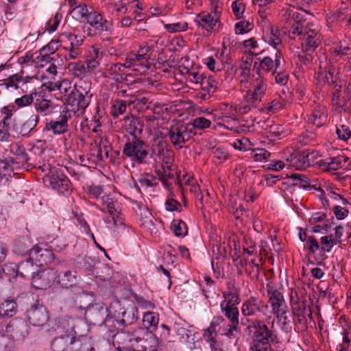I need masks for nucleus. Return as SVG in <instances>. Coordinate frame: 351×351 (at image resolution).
<instances>
[{
    "label": "nucleus",
    "instance_id": "51",
    "mask_svg": "<svg viewBox=\"0 0 351 351\" xmlns=\"http://www.w3.org/2000/svg\"><path fill=\"white\" fill-rule=\"evenodd\" d=\"M15 160L12 158H5L4 160L0 159V177L1 182L5 180L6 181L8 178L6 175L10 171H12L14 168L16 167L14 165Z\"/></svg>",
    "mask_w": 351,
    "mask_h": 351
},
{
    "label": "nucleus",
    "instance_id": "63",
    "mask_svg": "<svg viewBox=\"0 0 351 351\" xmlns=\"http://www.w3.org/2000/svg\"><path fill=\"white\" fill-rule=\"evenodd\" d=\"M336 134L339 139L347 141L351 136V130L348 125H336Z\"/></svg>",
    "mask_w": 351,
    "mask_h": 351
},
{
    "label": "nucleus",
    "instance_id": "15",
    "mask_svg": "<svg viewBox=\"0 0 351 351\" xmlns=\"http://www.w3.org/2000/svg\"><path fill=\"white\" fill-rule=\"evenodd\" d=\"M56 279V271L53 268L38 270L32 276V285L36 289H47Z\"/></svg>",
    "mask_w": 351,
    "mask_h": 351
},
{
    "label": "nucleus",
    "instance_id": "27",
    "mask_svg": "<svg viewBox=\"0 0 351 351\" xmlns=\"http://www.w3.org/2000/svg\"><path fill=\"white\" fill-rule=\"evenodd\" d=\"M145 333L147 334L143 328H139L138 330H134L132 332H125L123 331L117 332L113 337L117 341L123 340V343L128 342L134 346L135 344L138 345L141 343L143 339L141 335Z\"/></svg>",
    "mask_w": 351,
    "mask_h": 351
},
{
    "label": "nucleus",
    "instance_id": "5",
    "mask_svg": "<svg viewBox=\"0 0 351 351\" xmlns=\"http://www.w3.org/2000/svg\"><path fill=\"white\" fill-rule=\"evenodd\" d=\"M52 351H93L89 338L86 335H80L78 339H71L66 336L60 335L51 341Z\"/></svg>",
    "mask_w": 351,
    "mask_h": 351
},
{
    "label": "nucleus",
    "instance_id": "26",
    "mask_svg": "<svg viewBox=\"0 0 351 351\" xmlns=\"http://www.w3.org/2000/svg\"><path fill=\"white\" fill-rule=\"evenodd\" d=\"M328 113L327 108L325 106L316 105L308 117V123L315 125L317 128L323 126L327 121Z\"/></svg>",
    "mask_w": 351,
    "mask_h": 351
},
{
    "label": "nucleus",
    "instance_id": "25",
    "mask_svg": "<svg viewBox=\"0 0 351 351\" xmlns=\"http://www.w3.org/2000/svg\"><path fill=\"white\" fill-rule=\"evenodd\" d=\"M10 267L14 271L16 270V276H21L25 278L32 277L36 273L37 266H36L35 262L31 258L30 254L29 253V257L25 261H21L17 265H10Z\"/></svg>",
    "mask_w": 351,
    "mask_h": 351
},
{
    "label": "nucleus",
    "instance_id": "59",
    "mask_svg": "<svg viewBox=\"0 0 351 351\" xmlns=\"http://www.w3.org/2000/svg\"><path fill=\"white\" fill-rule=\"evenodd\" d=\"M326 75L325 79L326 82L328 85H334L336 84L337 80H338L339 71L338 69L332 65H330L329 66L326 68Z\"/></svg>",
    "mask_w": 351,
    "mask_h": 351
},
{
    "label": "nucleus",
    "instance_id": "20",
    "mask_svg": "<svg viewBox=\"0 0 351 351\" xmlns=\"http://www.w3.org/2000/svg\"><path fill=\"white\" fill-rule=\"evenodd\" d=\"M29 254L38 267L48 265L55 261V255L51 247L34 246Z\"/></svg>",
    "mask_w": 351,
    "mask_h": 351
},
{
    "label": "nucleus",
    "instance_id": "49",
    "mask_svg": "<svg viewBox=\"0 0 351 351\" xmlns=\"http://www.w3.org/2000/svg\"><path fill=\"white\" fill-rule=\"evenodd\" d=\"M159 322V315L154 312L145 313L143 318V325L147 330L155 329Z\"/></svg>",
    "mask_w": 351,
    "mask_h": 351
},
{
    "label": "nucleus",
    "instance_id": "3",
    "mask_svg": "<svg viewBox=\"0 0 351 351\" xmlns=\"http://www.w3.org/2000/svg\"><path fill=\"white\" fill-rule=\"evenodd\" d=\"M92 95L90 84L85 82H80L68 94L65 99V107L71 114L73 112L75 116L80 117L88 106Z\"/></svg>",
    "mask_w": 351,
    "mask_h": 351
},
{
    "label": "nucleus",
    "instance_id": "17",
    "mask_svg": "<svg viewBox=\"0 0 351 351\" xmlns=\"http://www.w3.org/2000/svg\"><path fill=\"white\" fill-rule=\"evenodd\" d=\"M27 313L28 320L33 326H43L49 319L47 308L38 300L30 306L27 311Z\"/></svg>",
    "mask_w": 351,
    "mask_h": 351
},
{
    "label": "nucleus",
    "instance_id": "42",
    "mask_svg": "<svg viewBox=\"0 0 351 351\" xmlns=\"http://www.w3.org/2000/svg\"><path fill=\"white\" fill-rule=\"evenodd\" d=\"M158 180L161 181L162 184L167 187L169 185V180L173 179L174 175L172 173L171 165H162L156 170Z\"/></svg>",
    "mask_w": 351,
    "mask_h": 351
},
{
    "label": "nucleus",
    "instance_id": "61",
    "mask_svg": "<svg viewBox=\"0 0 351 351\" xmlns=\"http://www.w3.org/2000/svg\"><path fill=\"white\" fill-rule=\"evenodd\" d=\"M174 330L176 334L180 336V340L182 341H188L191 335V331L187 329L180 323H175L173 326Z\"/></svg>",
    "mask_w": 351,
    "mask_h": 351
},
{
    "label": "nucleus",
    "instance_id": "34",
    "mask_svg": "<svg viewBox=\"0 0 351 351\" xmlns=\"http://www.w3.org/2000/svg\"><path fill=\"white\" fill-rule=\"evenodd\" d=\"M266 82L267 80L264 78L263 75H257L252 82L253 90L247 91L248 93L255 98V100H258L259 102L267 90V86Z\"/></svg>",
    "mask_w": 351,
    "mask_h": 351
},
{
    "label": "nucleus",
    "instance_id": "2",
    "mask_svg": "<svg viewBox=\"0 0 351 351\" xmlns=\"http://www.w3.org/2000/svg\"><path fill=\"white\" fill-rule=\"evenodd\" d=\"M155 154L154 145L151 149L147 142L141 137H128L123 146V157L138 165L148 164Z\"/></svg>",
    "mask_w": 351,
    "mask_h": 351
},
{
    "label": "nucleus",
    "instance_id": "41",
    "mask_svg": "<svg viewBox=\"0 0 351 351\" xmlns=\"http://www.w3.org/2000/svg\"><path fill=\"white\" fill-rule=\"evenodd\" d=\"M258 103H259V101L258 100H255V98L247 92L243 100L237 106V109L239 111V114L247 113L253 108H255L256 106V104Z\"/></svg>",
    "mask_w": 351,
    "mask_h": 351
},
{
    "label": "nucleus",
    "instance_id": "43",
    "mask_svg": "<svg viewBox=\"0 0 351 351\" xmlns=\"http://www.w3.org/2000/svg\"><path fill=\"white\" fill-rule=\"evenodd\" d=\"M40 120L38 114H32L26 121L22 123L21 132L23 133V136H27L34 130L38 125Z\"/></svg>",
    "mask_w": 351,
    "mask_h": 351
},
{
    "label": "nucleus",
    "instance_id": "60",
    "mask_svg": "<svg viewBox=\"0 0 351 351\" xmlns=\"http://www.w3.org/2000/svg\"><path fill=\"white\" fill-rule=\"evenodd\" d=\"M190 126L193 128L198 130H204L210 128L211 125V121L209 119L204 117H197L193 119Z\"/></svg>",
    "mask_w": 351,
    "mask_h": 351
},
{
    "label": "nucleus",
    "instance_id": "4",
    "mask_svg": "<svg viewBox=\"0 0 351 351\" xmlns=\"http://www.w3.org/2000/svg\"><path fill=\"white\" fill-rule=\"evenodd\" d=\"M38 169L43 172L48 171L43 178L44 184L47 187L51 188L60 194H66L71 191V182L61 169L52 167L44 161L42 165L39 162Z\"/></svg>",
    "mask_w": 351,
    "mask_h": 351
},
{
    "label": "nucleus",
    "instance_id": "54",
    "mask_svg": "<svg viewBox=\"0 0 351 351\" xmlns=\"http://www.w3.org/2000/svg\"><path fill=\"white\" fill-rule=\"evenodd\" d=\"M290 178L298 182L294 184V185L299 186L304 189H311L315 186L311 184V180L305 174L292 173L290 176Z\"/></svg>",
    "mask_w": 351,
    "mask_h": 351
},
{
    "label": "nucleus",
    "instance_id": "45",
    "mask_svg": "<svg viewBox=\"0 0 351 351\" xmlns=\"http://www.w3.org/2000/svg\"><path fill=\"white\" fill-rule=\"evenodd\" d=\"M88 6L84 3H80L78 5L74 6L73 9L70 10V13L72 17L78 21L86 20L90 14Z\"/></svg>",
    "mask_w": 351,
    "mask_h": 351
},
{
    "label": "nucleus",
    "instance_id": "62",
    "mask_svg": "<svg viewBox=\"0 0 351 351\" xmlns=\"http://www.w3.org/2000/svg\"><path fill=\"white\" fill-rule=\"evenodd\" d=\"M127 104L123 100H117L111 107V114L113 117H118L120 114L125 112Z\"/></svg>",
    "mask_w": 351,
    "mask_h": 351
},
{
    "label": "nucleus",
    "instance_id": "31",
    "mask_svg": "<svg viewBox=\"0 0 351 351\" xmlns=\"http://www.w3.org/2000/svg\"><path fill=\"white\" fill-rule=\"evenodd\" d=\"M124 127L130 137H141L143 132L144 125L139 118L132 116L125 118Z\"/></svg>",
    "mask_w": 351,
    "mask_h": 351
},
{
    "label": "nucleus",
    "instance_id": "22",
    "mask_svg": "<svg viewBox=\"0 0 351 351\" xmlns=\"http://www.w3.org/2000/svg\"><path fill=\"white\" fill-rule=\"evenodd\" d=\"M268 303L274 315H283L289 312L283 294L277 289L268 290Z\"/></svg>",
    "mask_w": 351,
    "mask_h": 351
},
{
    "label": "nucleus",
    "instance_id": "13",
    "mask_svg": "<svg viewBox=\"0 0 351 351\" xmlns=\"http://www.w3.org/2000/svg\"><path fill=\"white\" fill-rule=\"evenodd\" d=\"M9 151L16 156L14 158H12L15 160L16 167L22 166L25 168H38L39 165L34 162L24 146L14 142L9 145Z\"/></svg>",
    "mask_w": 351,
    "mask_h": 351
},
{
    "label": "nucleus",
    "instance_id": "21",
    "mask_svg": "<svg viewBox=\"0 0 351 351\" xmlns=\"http://www.w3.org/2000/svg\"><path fill=\"white\" fill-rule=\"evenodd\" d=\"M102 201L104 206H106L107 212L109 214V216L106 219V222L107 223L112 222L114 230H118L120 228H125L121 215L117 211L116 207L118 203L114 202L112 199L108 196L103 197Z\"/></svg>",
    "mask_w": 351,
    "mask_h": 351
},
{
    "label": "nucleus",
    "instance_id": "28",
    "mask_svg": "<svg viewBox=\"0 0 351 351\" xmlns=\"http://www.w3.org/2000/svg\"><path fill=\"white\" fill-rule=\"evenodd\" d=\"M56 281L63 289H69L78 283V276L76 271L70 270L56 271Z\"/></svg>",
    "mask_w": 351,
    "mask_h": 351
},
{
    "label": "nucleus",
    "instance_id": "38",
    "mask_svg": "<svg viewBox=\"0 0 351 351\" xmlns=\"http://www.w3.org/2000/svg\"><path fill=\"white\" fill-rule=\"evenodd\" d=\"M158 146L157 149H156V154L158 156H162V160L164 164L162 165H171L173 162V158L171 152L168 149H166L167 143L162 138H158L154 141Z\"/></svg>",
    "mask_w": 351,
    "mask_h": 351
},
{
    "label": "nucleus",
    "instance_id": "12",
    "mask_svg": "<svg viewBox=\"0 0 351 351\" xmlns=\"http://www.w3.org/2000/svg\"><path fill=\"white\" fill-rule=\"evenodd\" d=\"M78 322L71 316H60L55 319V330L58 334L66 336L71 339H78L80 335L76 330Z\"/></svg>",
    "mask_w": 351,
    "mask_h": 351
},
{
    "label": "nucleus",
    "instance_id": "55",
    "mask_svg": "<svg viewBox=\"0 0 351 351\" xmlns=\"http://www.w3.org/2000/svg\"><path fill=\"white\" fill-rule=\"evenodd\" d=\"M138 182L141 184V186L146 188L154 187L158 184V178L154 175L147 173L141 174Z\"/></svg>",
    "mask_w": 351,
    "mask_h": 351
},
{
    "label": "nucleus",
    "instance_id": "1",
    "mask_svg": "<svg viewBox=\"0 0 351 351\" xmlns=\"http://www.w3.org/2000/svg\"><path fill=\"white\" fill-rule=\"evenodd\" d=\"M267 310V304L258 297L250 296L242 304L241 324L246 326L245 332L252 334L250 351H271V343L278 342L276 332L259 318Z\"/></svg>",
    "mask_w": 351,
    "mask_h": 351
},
{
    "label": "nucleus",
    "instance_id": "7",
    "mask_svg": "<svg viewBox=\"0 0 351 351\" xmlns=\"http://www.w3.org/2000/svg\"><path fill=\"white\" fill-rule=\"evenodd\" d=\"M305 14L295 7H289L282 15V21L290 26L288 36L291 39H295L303 34V28L307 24Z\"/></svg>",
    "mask_w": 351,
    "mask_h": 351
},
{
    "label": "nucleus",
    "instance_id": "64",
    "mask_svg": "<svg viewBox=\"0 0 351 351\" xmlns=\"http://www.w3.org/2000/svg\"><path fill=\"white\" fill-rule=\"evenodd\" d=\"M15 345L13 340L0 333V351H14Z\"/></svg>",
    "mask_w": 351,
    "mask_h": 351
},
{
    "label": "nucleus",
    "instance_id": "30",
    "mask_svg": "<svg viewBox=\"0 0 351 351\" xmlns=\"http://www.w3.org/2000/svg\"><path fill=\"white\" fill-rule=\"evenodd\" d=\"M86 21L88 25L101 32H108L110 29L108 20L97 11H90Z\"/></svg>",
    "mask_w": 351,
    "mask_h": 351
},
{
    "label": "nucleus",
    "instance_id": "14",
    "mask_svg": "<svg viewBox=\"0 0 351 351\" xmlns=\"http://www.w3.org/2000/svg\"><path fill=\"white\" fill-rule=\"evenodd\" d=\"M5 331L12 340L23 341L29 334V326L25 319L16 317L6 325Z\"/></svg>",
    "mask_w": 351,
    "mask_h": 351
},
{
    "label": "nucleus",
    "instance_id": "36",
    "mask_svg": "<svg viewBox=\"0 0 351 351\" xmlns=\"http://www.w3.org/2000/svg\"><path fill=\"white\" fill-rule=\"evenodd\" d=\"M220 308L221 313L229 320L230 323L239 324V311L236 304H228L225 302H221Z\"/></svg>",
    "mask_w": 351,
    "mask_h": 351
},
{
    "label": "nucleus",
    "instance_id": "18",
    "mask_svg": "<svg viewBox=\"0 0 351 351\" xmlns=\"http://www.w3.org/2000/svg\"><path fill=\"white\" fill-rule=\"evenodd\" d=\"M115 307V315L121 320L124 328L136 322L138 318V310L134 304L122 307L120 302L117 301L113 305Z\"/></svg>",
    "mask_w": 351,
    "mask_h": 351
},
{
    "label": "nucleus",
    "instance_id": "50",
    "mask_svg": "<svg viewBox=\"0 0 351 351\" xmlns=\"http://www.w3.org/2000/svg\"><path fill=\"white\" fill-rule=\"evenodd\" d=\"M224 300L221 302L228 304H238L241 302L239 291L235 287H229L227 291L222 293Z\"/></svg>",
    "mask_w": 351,
    "mask_h": 351
},
{
    "label": "nucleus",
    "instance_id": "29",
    "mask_svg": "<svg viewBox=\"0 0 351 351\" xmlns=\"http://www.w3.org/2000/svg\"><path fill=\"white\" fill-rule=\"evenodd\" d=\"M91 156H95V164L97 162H105L110 158L112 154V147L110 143L106 138H101L99 145L95 149H91Z\"/></svg>",
    "mask_w": 351,
    "mask_h": 351
},
{
    "label": "nucleus",
    "instance_id": "35",
    "mask_svg": "<svg viewBox=\"0 0 351 351\" xmlns=\"http://www.w3.org/2000/svg\"><path fill=\"white\" fill-rule=\"evenodd\" d=\"M60 47H63L64 49H72L80 46L83 40L75 34L64 32L60 36Z\"/></svg>",
    "mask_w": 351,
    "mask_h": 351
},
{
    "label": "nucleus",
    "instance_id": "57",
    "mask_svg": "<svg viewBox=\"0 0 351 351\" xmlns=\"http://www.w3.org/2000/svg\"><path fill=\"white\" fill-rule=\"evenodd\" d=\"M22 75L19 73L14 74L7 79L3 80V82L0 84V86L5 87L6 89L14 88L18 89V83L22 81Z\"/></svg>",
    "mask_w": 351,
    "mask_h": 351
},
{
    "label": "nucleus",
    "instance_id": "40",
    "mask_svg": "<svg viewBox=\"0 0 351 351\" xmlns=\"http://www.w3.org/2000/svg\"><path fill=\"white\" fill-rule=\"evenodd\" d=\"M17 311V304L14 299L8 298L0 306V317H12Z\"/></svg>",
    "mask_w": 351,
    "mask_h": 351
},
{
    "label": "nucleus",
    "instance_id": "39",
    "mask_svg": "<svg viewBox=\"0 0 351 351\" xmlns=\"http://www.w3.org/2000/svg\"><path fill=\"white\" fill-rule=\"evenodd\" d=\"M195 195L197 199L196 206L203 213L211 207L212 199L207 190L202 192L198 189Z\"/></svg>",
    "mask_w": 351,
    "mask_h": 351
},
{
    "label": "nucleus",
    "instance_id": "37",
    "mask_svg": "<svg viewBox=\"0 0 351 351\" xmlns=\"http://www.w3.org/2000/svg\"><path fill=\"white\" fill-rule=\"evenodd\" d=\"M124 69H126L123 64L115 63L108 65L106 71L104 73L106 77H111L117 82H121L124 80L123 73Z\"/></svg>",
    "mask_w": 351,
    "mask_h": 351
},
{
    "label": "nucleus",
    "instance_id": "52",
    "mask_svg": "<svg viewBox=\"0 0 351 351\" xmlns=\"http://www.w3.org/2000/svg\"><path fill=\"white\" fill-rule=\"evenodd\" d=\"M146 338L143 337L140 343L141 351H157L158 341L156 336L152 334H146Z\"/></svg>",
    "mask_w": 351,
    "mask_h": 351
},
{
    "label": "nucleus",
    "instance_id": "32",
    "mask_svg": "<svg viewBox=\"0 0 351 351\" xmlns=\"http://www.w3.org/2000/svg\"><path fill=\"white\" fill-rule=\"evenodd\" d=\"M219 18L217 15H212L210 13L202 12L197 15L195 23L198 27L210 32L214 29L217 23L219 22Z\"/></svg>",
    "mask_w": 351,
    "mask_h": 351
},
{
    "label": "nucleus",
    "instance_id": "19",
    "mask_svg": "<svg viewBox=\"0 0 351 351\" xmlns=\"http://www.w3.org/2000/svg\"><path fill=\"white\" fill-rule=\"evenodd\" d=\"M282 61H284L282 53L280 50H278L275 53L274 59L269 56H265L260 61L257 67V62H255L254 67L256 69L257 75H263V71L269 73L270 71L273 72V71L279 70Z\"/></svg>",
    "mask_w": 351,
    "mask_h": 351
},
{
    "label": "nucleus",
    "instance_id": "9",
    "mask_svg": "<svg viewBox=\"0 0 351 351\" xmlns=\"http://www.w3.org/2000/svg\"><path fill=\"white\" fill-rule=\"evenodd\" d=\"M221 115L218 117L217 120L219 124L222 125L227 129L233 131H239V127L242 132H246L249 130V127L245 125H240L239 121V111L237 109V106H230L227 104H223V107L221 108Z\"/></svg>",
    "mask_w": 351,
    "mask_h": 351
},
{
    "label": "nucleus",
    "instance_id": "10",
    "mask_svg": "<svg viewBox=\"0 0 351 351\" xmlns=\"http://www.w3.org/2000/svg\"><path fill=\"white\" fill-rule=\"evenodd\" d=\"M149 47L145 46L141 47L137 52L132 51L128 53L123 66H125L126 69H130L141 74L146 73L149 69Z\"/></svg>",
    "mask_w": 351,
    "mask_h": 351
},
{
    "label": "nucleus",
    "instance_id": "46",
    "mask_svg": "<svg viewBox=\"0 0 351 351\" xmlns=\"http://www.w3.org/2000/svg\"><path fill=\"white\" fill-rule=\"evenodd\" d=\"M263 38L265 42L273 46L276 51L279 50L278 47L281 45L282 40L278 29L272 27L269 32L264 34Z\"/></svg>",
    "mask_w": 351,
    "mask_h": 351
},
{
    "label": "nucleus",
    "instance_id": "47",
    "mask_svg": "<svg viewBox=\"0 0 351 351\" xmlns=\"http://www.w3.org/2000/svg\"><path fill=\"white\" fill-rule=\"evenodd\" d=\"M218 82L212 75L204 76L200 82L202 91L208 92L211 94L215 93L218 88Z\"/></svg>",
    "mask_w": 351,
    "mask_h": 351
},
{
    "label": "nucleus",
    "instance_id": "6",
    "mask_svg": "<svg viewBox=\"0 0 351 351\" xmlns=\"http://www.w3.org/2000/svg\"><path fill=\"white\" fill-rule=\"evenodd\" d=\"M108 309L103 307L90 309L88 313L90 314L94 324L102 325L104 324L108 328L109 332H114L122 331L124 328L123 325L121 324V320L118 318L115 315V307L111 305L108 313Z\"/></svg>",
    "mask_w": 351,
    "mask_h": 351
},
{
    "label": "nucleus",
    "instance_id": "8",
    "mask_svg": "<svg viewBox=\"0 0 351 351\" xmlns=\"http://www.w3.org/2000/svg\"><path fill=\"white\" fill-rule=\"evenodd\" d=\"M167 136L170 142L176 149H180L186 147V144L189 142L195 132L189 124L183 123H177L167 128Z\"/></svg>",
    "mask_w": 351,
    "mask_h": 351
},
{
    "label": "nucleus",
    "instance_id": "53",
    "mask_svg": "<svg viewBox=\"0 0 351 351\" xmlns=\"http://www.w3.org/2000/svg\"><path fill=\"white\" fill-rule=\"evenodd\" d=\"M171 229L176 237H184L188 233V228L184 221L174 219L171 225Z\"/></svg>",
    "mask_w": 351,
    "mask_h": 351
},
{
    "label": "nucleus",
    "instance_id": "23",
    "mask_svg": "<svg viewBox=\"0 0 351 351\" xmlns=\"http://www.w3.org/2000/svg\"><path fill=\"white\" fill-rule=\"evenodd\" d=\"M34 97L35 109L42 116L51 114L58 106L51 99H47V96H45L43 91L34 92Z\"/></svg>",
    "mask_w": 351,
    "mask_h": 351
},
{
    "label": "nucleus",
    "instance_id": "44",
    "mask_svg": "<svg viewBox=\"0 0 351 351\" xmlns=\"http://www.w3.org/2000/svg\"><path fill=\"white\" fill-rule=\"evenodd\" d=\"M239 324L235 323H228L218 328V332L221 335L227 337L229 339H237L239 335Z\"/></svg>",
    "mask_w": 351,
    "mask_h": 351
},
{
    "label": "nucleus",
    "instance_id": "24",
    "mask_svg": "<svg viewBox=\"0 0 351 351\" xmlns=\"http://www.w3.org/2000/svg\"><path fill=\"white\" fill-rule=\"evenodd\" d=\"M329 52L337 61L341 59H349L351 55V40L343 38L337 43H333L329 48Z\"/></svg>",
    "mask_w": 351,
    "mask_h": 351
},
{
    "label": "nucleus",
    "instance_id": "16",
    "mask_svg": "<svg viewBox=\"0 0 351 351\" xmlns=\"http://www.w3.org/2000/svg\"><path fill=\"white\" fill-rule=\"evenodd\" d=\"M298 37L303 40L302 45L305 53L315 51L320 43L318 30L314 28L313 24L307 23L303 28V34L301 37Z\"/></svg>",
    "mask_w": 351,
    "mask_h": 351
},
{
    "label": "nucleus",
    "instance_id": "11",
    "mask_svg": "<svg viewBox=\"0 0 351 351\" xmlns=\"http://www.w3.org/2000/svg\"><path fill=\"white\" fill-rule=\"evenodd\" d=\"M72 117L70 110L66 107L62 108L56 120L47 121L43 128L44 132H51L53 135L64 134L68 131V121Z\"/></svg>",
    "mask_w": 351,
    "mask_h": 351
},
{
    "label": "nucleus",
    "instance_id": "48",
    "mask_svg": "<svg viewBox=\"0 0 351 351\" xmlns=\"http://www.w3.org/2000/svg\"><path fill=\"white\" fill-rule=\"evenodd\" d=\"M31 242L27 237H22L14 241L13 250L18 254H25L30 253Z\"/></svg>",
    "mask_w": 351,
    "mask_h": 351
},
{
    "label": "nucleus",
    "instance_id": "58",
    "mask_svg": "<svg viewBox=\"0 0 351 351\" xmlns=\"http://www.w3.org/2000/svg\"><path fill=\"white\" fill-rule=\"evenodd\" d=\"M243 47L250 50V53L252 56H256L261 53L263 50L260 49L257 40L254 38L245 40L243 42Z\"/></svg>",
    "mask_w": 351,
    "mask_h": 351
},
{
    "label": "nucleus",
    "instance_id": "33",
    "mask_svg": "<svg viewBox=\"0 0 351 351\" xmlns=\"http://www.w3.org/2000/svg\"><path fill=\"white\" fill-rule=\"evenodd\" d=\"M287 165L295 170H304L308 167V162L306 160L302 152H294L286 158Z\"/></svg>",
    "mask_w": 351,
    "mask_h": 351
},
{
    "label": "nucleus",
    "instance_id": "56",
    "mask_svg": "<svg viewBox=\"0 0 351 351\" xmlns=\"http://www.w3.org/2000/svg\"><path fill=\"white\" fill-rule=\"evenodd\" d=\"M69 70L75 77H80L88 72L85 63L81 61L71 62L68 66Z\"/></svg>",
    "mask_w": 351,
    "mask_h": 351
}]
</instances>
